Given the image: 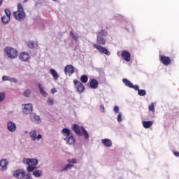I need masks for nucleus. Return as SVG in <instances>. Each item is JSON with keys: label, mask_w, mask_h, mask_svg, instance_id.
Instances as JSON below:
<instances>
[{"label": "nucleus", "mask_w": 179, "mask_h": 179, "mask_svg": "<svg viewBox=\"0 0 179 179\" xmlns=\"http://www.w3.org/2000/svg\"><path fill=\"white\" fill-rule=\"evenodd\" d=\"M62 134L63 135L64 140L65 141L66 145H75V137L71 129L68 128H64L62 130Z\"/></svg>", "instance_id": "1"}, {"label": "nucleus", "mask_w": 179, "mask_h": 179, "mask_svg": "<svg viewBox=\"0 0 179 179\" xmlns=\"http://www.w3.org/2000/svg\"><path fill=\"white\" fill-rule=\"evenodd\" d=\"M22 162L24 164H27L28 166L27 168L28 173H31V171H34L36 166L38 164V160L34 158H24Z\"/></svg>", "instance_id": "2"}, {"label": "nucleus", "mask_w": 179, "mask_h": 179, "mask_svg": "<svg viewBox=\"0 0 179 179\" xmlns=\"http://www.w3.org/2000/svg\"><path fill=\"white\" fill-rule=\"evenodd\" d=\"M13 16L16 20H19L20 22L26 18V13H24V9L23 8L22 3H17V10L13 13Z\"/></svg>", "instance_id": "3"}, {"label": "nucleus", "mask_w": 179, "mask_h": 179, "mask_svg": "<svg viewBox=\"0 0 179 179\" xmlns=\"http://www.w3.org/2000/svg\"><path fill=\"white\" fill-rule=\"evenodd\" d=\"M73 131L78 136H84L85 139H89V134L83 127H79L78 124L73 125Z\"/></svg>", "instance_id": "4"}, {"label": "nucleus", "mask_w": 179, "mask_h": 179, "mask_svg": "<svg viewBox=\"0 0 179 179\" xmlns=\"http://www.w3.org/2000/svg\"><path fill=\"white\" fill-rule=\"evenodd\" d=\"M29 135L32 142H38V141L43 139V136L38 134V131L36 129H31L29 132Z\"/></svg>", "instance_id": "5"}, {"label": "nucleus", "mask_w": 179, "mask_h": 179, "mask_svg": "<svg viewBox=\"0 0 179 179\" xmlns=\"http://www.w3.org/2000/svg\"><path fill=\"white\" fill-rule=\"evenodd\" d=\"M4 52L8 58H10V59H15V58L17 57V50L11 47H6L4 49Z\"/></svg>", "instance_id": "6"}, {"label": "nucleus", "mask_w": 179, "mask_h": 179, "mask_svg": "<svg viewBox=\"0 0 179 179\" xmlns=\"http://www.w3.org/2000/svg\"><path fill=\"white\" fill-rule=\"evenodd\" d=\"M104 36H107V32L104 30H101L98 33L96 43L99 44V45H104V44H106V40L103 38Z\"/></svg>", "instance_id": "7"}, {"label": "nucleus", "mask_w": 179, "mask_h": 179, "mask_svg": "<svg viewBox=\"0 0 179 179\" xmlns=\"http://www.w3.org/2000/svg\"><path fill=\"white\" fill-rule=\"evenodd\" d=\"M26 171L23 169H18L13 172V176L15 178L23 179L24 178V174Z\"/></svg>", "instance_id": "8"}, {"label": "nucleus", "mask_w": 179, "mask_h": 179, "mask_svg": "<svg viewBox=\"0 0 179 179\" xmlns=\"http://www.w3.org/2000/svg\"><path fill=\"white\" fill-rule=\"evenodd\" d=\"M93 47L94 48L99 51V52H101V54H105V55H108V57L110 56V52L108 51V50H107V48H103L98 44H94Z\"/></svg>", "instance_id": "9"}, {"label": "nucleus", "mask_w": 179, "mask_h": 179, "mask_svg": "<svg viewBox=\"0 0 179 179\" xmlns=\"http://www.w3.org/2000/svg\"><path fill=\"white\" fill-rule=\"evenodd\" d=\"M7 129L9 132L13 134V132H16L17 126L16 123H15L12 120H9L7 122Z\"/></svg>", "instance_id": "10"}, {"label": "nucleus", "mask_w": 179, "mask_h": 179, "mask_svg": "<svg viewBox=\"0 0 179 179\" xmlns=\"http://www.w3.org/2000/svg\"><path fill=\"white\" fill-rule=\"evenodd\" d=\"M73 83L77 90V92L78 93H83V91L85 90V85H83L82 83H80V81H78V80H74Z\"/></svg>", "instance_id": "11"}, {"label": "nucleus", "mask_w": 179, "mask_h": 179, "mask_svg": "<svg viewBox=\"0 0 179 179\" xmlns=\"http://www.w3.org/2000/svg\"><path fill=\"white\" fill-rule=\"evenodd\" d=\"M29 118L34 124H41V118H40V116L37 115L36 113H31L29 115Z\"/></svg>", "instance_id": "12"}, {"label": "nucleus", "mask_w": 179, "mask_h": 179, "mask_svg": "<svg viewBox=\"0 0 179 179\" xmlns=\"http://www.w3.org/2000/svg\"><path fill=\"white\" fill-rule=\"evenodd\" d=\"M32 112H33V104L31 103L25 104L23 108L22 113H24V114H32L31 113Z\"/></svg>", "instance_id": "13"}, {"label": "nucleus", "mask_w": 179, "mask_h": 179, "mask_svg": "<svg viewBox=\"0 0 179 179\" xmlns=\"http://www.w3.org/2000/svg\"><path fill=\"white\" fill-rule=\"evenodd\" d=\"M121 57L126 62H129L131 61V53L127 50L122 52Z\"/></svg>", "instance_id": "14"}, {"label": "nucleus", "mask_w": 179, "mask_h": 179, "mask_svg": "<svg viewBox=\"0 0 179 179\" xmlns=\"http://www.w3.org/2000/svg\"><path fill=\"white\" fill-rule=\"evenodd\" d=\"M75 72V69L72 65H67L64 68V73L66 75H72Z\"/></svg>", "instance_id": "15"}, {"label": "nucleus", "mask_w": 179, "mask_h": 179, "mask_svg": "<svg viewBox=\"0 0 179 179\" xmlns=\"http://www.w3.org/2000/svg\"><path fill=\"white\" fill-rule=\"evenodd\" d=\"M20 59L26 62V61H29V59H30V55H29V53L27 52H22L20 55Z\"/></svg>", "instance_id": "16"}, {"label": "nucleus", "mask_w": 179, "mask_h": 179, "mask_svg": "<svg viewBox=\"0 0 179 179\" xmlns=\"http://www.w3.org/2000/svg\"><path fill=\"white\" fill-rule=\"evenodd\" d=\"M160 61L164 64V65H170L171 64V59L170 57L166 56H160Z\"/></svg>", "instance_id": "17"}, {"label": "nucleus", "mask_w": 179, "mask_h": 179, "mask_svg": "<svg viewBox=\"0 0 179 179\" xmlns=\"http://www.w3.org/2000/svg\"><path fill=\"white\" fill-rule=\"evenodd\" d=\"M8 167V161L6 159H1L0 161V171H5Z\"/></svg>", "instance_id": "18"}, {"label": "nucleus", "mask_w": 179, "mask_h": 179, "mask_svg": "<svg viewBox=\"0 0 179 179\" xmlns=\"http://www.w3.org/2000/svg\"><path fill=\"white\" fill-rule=\"evenodd\" d=\"M103 145L106 146V148H111L113 146V141L108 138H104L101 140Z\"/></svg>", "instance_id": "19"}, {"label": "nucleus", "mask_w": 179, "mask_h": 179, "mask_svg": "<svg viewBox=\"0 0 179 179\" xmlns=\"http://www.w3.org/2000/svg\"><path fill=\"white\" fill-rule=\"evenodd\" d=\"M73 167V164H66L62 169H61V173H66V171H69Z\"/></svg>", "instance_id": "20"}, {"label": "nucleus", "mask_w": 179, "mask_h": 179, "mask_svg": "<svg viewBox=\"0 0 179 179\" xmlns=\"http://www.w3.org/2000/svg\"><path fill=\"white\" fill-rule=\"evenodd\" d=\"M38 86L39 90H40L41 94L43 97H47V96H48V93H47V92H45L44 87H43V85H41V84H38Z\"/></svg>", "instance_id": "21"}, {"label": "nucleus", "mask_w": 179, "mask_h": 179, "mask_svg": "<svg viewBox=\"0 0 179 179\" xmlns=\"http://www.w3.org/2000/svg\"><path fill=\"white\" fill-rule=\"evenodd\" d=\"M90 86L91 89H97L99 87V82L96 79H92L90 83Z\"/></svg>", "instance_id": "22"}, {"label": "nucleus", "mask_w": 179, "mask_h": 179, "mask_svg": "<svg viewBox=\"0 0 179 179\" xmlns=\"http://www.w3.org/2000/svg\"><path fill=\"white\" fill-rule=\"evenodd\" d=\"M50 71L51 75L54 78V80H58V79L59 78V75H58V73H57V71H55V69H52Z\"/></svg>", "instance_id": "23"}, {"label": "nucleus", "mask_w": 179, "mask_h": 179, "mask_svg": "<svg viewBox=\"0 0 179 179\" xmlns=\"http://www.w3.org/2000/svg\"><path fill=\"white\" fill-rule=\"evenodd\" d=\"M152 125H153V122H152V121H143V126L145 129L150 128Z\"/></svg>", "instance_id": "24"}, {"label": "nucleus", "mask_w": 179, "mask_h": 179, "mask_svg": "<svg viewBox=\"0 0 179 179\" xmlns=\"http://www.w3.org/2000/svg\"><path fill=\"white\" fill-rule=\"evenodd\" d=\"M10 21V17H8V16H3L1 17V22L3 23V24H8V23H9V22Z\"/></svg>", "instance_id": "25"}, {"label": "nucleus", "mask_w": 179, "mask_h": 179, "mask_svg": "<svg viewBox=\"0 0 179 179\" xmlns=\"http://www.w3.org/2000/svg\"><path fill=\"white\" fill-rule=\"evenodd\" d=\"M122 82L123 83H124L125 86H127V87H130V89L132 87L133 84L132 83H131V81H129V80L127 78H123Z\"/></svg>", "instance_id": "26"}, {"label": "nucleus", "mask_w": 179, "mask_h": 179, "mask_svg": "<svg viewBox=\"0 0 179 179\" xmlns=\"http://www.w3.org/2000/svg\"><path fill=\"white\" fill-rule=\"evenodd\" d=\"M33 176H34V177H36V178H39V177H41V176H43V171H41V170H35L33 172Z\"/></svg>", "instance_id": "27"}, {"label": "nucleus", "mask_w": 179, "mask_h": 179, "mask_svg": "<svg viewBox=\"0 0 179 179\" xmlns=\"http://www.w3.org/2000/svg\"><path fill=\"white\" fill-rule=\"evenodd\" d=\"M46 103L48 106H53V104L55 103V99H54L52 97H48Z\"/></svg>", "instance_id": "28"}, {"label": "nucleus", "mask_w": 179, "mask_h": 179, "mask_svg": "<svg viewBox=\"0 0 179 179\" xmlns=\"http://www.w3.org/2000/svg\"><path fill=\"white\" fill-rule=\"evenodd\" d=\"M27 45L29 48H35V47H37V43L31 41L27 43Z\"/></svg>", "instance_id": "29"}, {"label": "nucleus", "mask_w": 179, "mask_h": 179, "mask_svg": "<svg viewBox=\"0 0 179 179\" xmlns=\"http://www.w3.org/2000/svg\"><path fill=\"white\" fill-rule=\"evenodd\" d=\"M31 94V90H29V89L25 90L23 92V95L24 96V97H30Z\"/></svg>", "instance_id": "30"}, {"label": "nucleus", "mask_w": 179, "mask_h": 179, "mask_svg": "<svg viewBox=\"0 0 179 179\" xmlns=\"http://www.w3.org/2000/svg\"><path fill=\"white\" fill-rule=\"evenodd\" d=\"M70 36L72 38V39L75 40L76 41H78V40H79V36H78L77 34H73V31L70 32Z\"/></svg>", "instance_id": "31"}, {"label": "nucleus", "mask_w": 179, "mask_h": 179, "mask_svg": "<svg viewBox=\"0 0 179 179\" xmlns=\"http://www.w3.org/2000/svg\"><path fill=\"white\" fill-rule=\"evenodd\" d=\"M67 162L69 163V164H76L78 163V161L76 160V158H73L67 159Z\"/></svg>", "instance_id": "32"}, {"label": "nucleus", "mask_w": 179, "mask_h": 179, "mask_svg": "<svg viewBox=\"0 0 179 179\" xmlns=\"http://www.w3.org/2000/svg\"><path fill=\"white\" fill-rule=\"evenodd\" d=\"M80 80L83 83H87V80H89V78H87L86 75H83L80 77Z\"/></svg>", "instance_id": "33"}, {"label": "nucleus", "mask_w": 179, "mask_h": 179, "mask_svg": "<svg viewBox=\"0 0 179 179\" xmlns=\"http://www.w3.org/2000/svg\"><path fill=\"white\" fill-rule=\"evenodd\" d=\"M138 96H146V90H138Z\"/></svg>", "instance_id": "34"}, {"label": "nucleus", "mask_w": 179, "mask_h": 179, "mask_svg": "<svg viewBox=\"0 0 179 179\" xmlns=\"http://www.w3.org/2000/svg\"><path fill=\"white\" fill-rule=\"evenodd\" d=\"M149 111L151 113H155V103H151V104L148 106Z\"/></svg>", "instance_id": "35"}, {"label": "nucleus", "mask_w": 179, "mask_h": 179, "mask_svg": "<svg viewBox=\"0 0 179 179\" xmlns=\"http://www.w3.org/2000/svg\"><path fill=\"white\" fill-rule=\"evenodd\" d=\"M5 100V93L4 92H0V103H2Z\"/></svg>", "instance_id": "36"}, {"label": "nucleus", "mask_w": 179, "mask_h": 179, "mask_svg": "<svg viewBox=\"0 0 179 179\" xmlns=\"http://www.w3.org/2000/svg\"><path fill=\"white\" fill-rule=\"evenodd\" d=\"M121 121H122V113L119 112L117 115V122H121Z\"/></svg>", "instance_id": "37"}, {"label": "nucleus", "mask_w": 179, "mask_h": 179, "mask_svg": "<svg viewBox=\"0 0 179 179\" xmlns=\"http://www.w3.org/2000/svg\"><path fill=\"white\" fill-rule=\"evenodd\" d=\"M113 111L115 113V114H118L120 113V107L115 106L113 108Z\"/></svg>", "instance_id": "38"}, {"label": "nucleus", "mask_w": 179, "mask_h": 179, "mask_svg": "<svg viewBox=\"0 0 179 179\" xmlns=\"http://www.w3.org/2000/svg\"><path fill=\"white\" fill-rule=\"evenodd\" d=\"M10 79V77H9L8 76H4L2 77L3 82H6V81L9 82Z\"/></svg>", "instance_id": "39"}, {"label": "nucleus", "mask_w": 179, "mask_h": 179, "mask_svg": "<svg viewBox=\"0 0 179 179\" xmlns=\"http://www.w3.org/2000/svg\"><path fill=\"white\" fill-rule=\"evenodd\" d=\"M24 179H33V178L31 177V174L24 173Z\"/></svg>", "instance_id": "40"}, {"label": "nucleus", "mask_w": 179, "mask_h": 179, "mask_svg": "<svg viewBox=\"0 0 179 179\" xmlns=\"http://www.w3.org/2000/svg\"><path fill=\"white\" fill-rule=\"evenodd\" d=\"M5 14L4 16H8V17H10V11L8 9L5 10Z\"/></svg>", "instance_id": "41"}, {"label": "nucleus", "mask_w": 179, "mask_h": 179, "mask_svg": "<svg viewBox=\"0 0 179 179\" xmlns=\"http://www.w3.org/2000/svg\"><path fill=\"white\" fill-rule=\"evenodd\" d=\"M9 82H13V83H17V80L15 78H10Z\"/></svg>", "instance_id": "42"}, {"label": "nucleus", "mask_w": 179, "mask_h": 179, "mask_svg": "<svg viewBox=\"0 0 179 179\" xmlns=\"http://www.w3.org/2000/svg\"><path fill=\"white\" fill-rule=\"evenodd\" d=\"M131 89H134V90H137L138 92L139 91V86L134 85V84H133L132 87H131Z\"/></svg>", "instance_id": "43"}, {"label": "nucleus", "mask_w": 179, "mask_h": 179, "mask_svg": "<svg viewBox=\"0 0 179 179\" xmlns=\"http://www.w3.org/2000/svg\"><path fill=\"white\" fill-rule=\"evenodd\" d=\"M52 94H54L55 93H57V89L55 88H52L51 90H50Z\"/></svg>", "instance_id": "44"}, {"label": "nucleus", "mask_w": 179, "mask_h": 179, "mask_svg": "<svg viewBox=\"0 0 179 179\" xmlns=\"http://www.w3.org/2000/svg\"><path fill=\"white\" fill-rule=\"evenodd\" d=\"M100 110L102 112V113H104V106L103 105H101L100 107Z\"/></svg>", "instance_id": "45"}, {"label": "nucleus", "mask_w": 179, "mask_h": 179, "mask_svg": "<svg viewBox=\"0 0 179 179\" xmlns=\"http://www.w3.org/2000/svg\"><path fill=\"white\" fill-rule=\"evenodd\" d=\"M173 155H174L175 156H176V157H179V152H173Z\"/></svg>", "instance_id": "46"}, {"label": "nucleus", "mask_w": 179, "mask_h": 179, "mask_svg": "<svg viewBox=\"0 0 179 179\" xmlns=\"http://www.w3.org/2000/svg\"><path fill=\"white\" fill-rule=\"evenodd\" d=\"M125 29L126 30H129L131 28L129 27H126Z\"/></svg>", "instance_id": "47"}, {"label": "nucleus", "mask_w": 179, "mask_h": 179, "mask_svg": "<svg viewBox=\"0 0 179 179\" xmlns=\"http://www.w3.org/2000/svg\"><path fill=\"white\" fill-rule=\"evenodd\" d=\"M27 1H28V0H24V1H23V3H26V2H27Z\"/></svg>", "instance_id": "48"}, {"label": "nucleus", "mask_w": 179, "mask_h": 179, "mask_svg": "<svg viewBox=\"0 0 179 179\" xmlns=\"http://www.w3.org/2000/svg\"><path fill=\"white\" fill-rule=\"evenodd\" d=\"M2 1L3 0H0V6H1V5H2Z\"/></svg>", "instance_id": "49"}, {"label": "nucleus", "mask_w": 179, "mask_h": 179, "mask_svg": "<svg viewBox=\"0 0 179 179\" xmlns=\"http://www.w3.org/2000/svg\"><path fill=\"white\" fill-rule=\"evenodd\" d=\"M24 134H29V131H24Z\"/></svg>", "instance_id": "50"}, {"label": "nucleus", "mask_w": 179, "mask_h": 179, "mask_svg": "<svg viewBox=\"0 0 179 179\" xmlns=\"http://www.w3.org/2000/svg\"><path fill=\"white\" fill-rule=\"evenodd\" d=\"M131 29H132V26L131 25Z\"/></svg>", "instance_id": "51"}, {"label": "nucleus", "mask_w": 179, "mask_h": 179, "mask_svg": "<svg viewBox=\"0 0 179 179\" xmlns=\"http://www.w3.org/2000/svg\"><path fill=\"white\" fill-rule=\"evenodd\" d=\"M52 1H57V0H52Z\"/></svg>", "instance_id": "52"}]
</instances>
